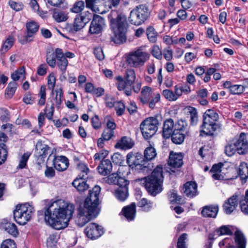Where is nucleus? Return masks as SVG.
Segmentation results:
<instances>
[{
    "label": "nucleus",
    "instance_id": "obj_42",
    "mask_svg": "<svg viewBox=\"0 0 248 248\" xmlns=\"http://www.w3.org/2000/svg\"><path fill=\"white\" fill-rule=\"evenodd\" d=\"M85 8V3L83 0H79L74 3L70 11L75 14H78L81 12Z\"/></svg>",
    "mask_w": 248,
    "mask_h": 248
},
{
    "label": "nucleus",
    "instance_id": "obj_13",
    "mask_svg": "<svg viewBox=\"0 0 248 248\" xmlns=\"http://www.w3.org/2000/svg\"><path fill=\"white\" fill-rule=\"evenodd\" d=\"M92 17V14L89 11H85L77 15L74 21L73 30L78 31L83 29L89 23Z\"/></svg>",
    "mask_w": 248,
    "mask_h": 248
},
{
    "label": "nucleus",
    "instance_id": "obj_32",
    "mask_svg": "<svg viewBox=\"0 0 248 248\" xmlns=\"http://www.w3.org/2000/svg\"><path fill=\"white\" fill-rule=\"evenodd\" d=\"M235 241L237 246V248H245L246 240L242 232L237 230L235 232Z\"/></svg>",
    "mask_w": 248,
    "mask_h": 248
},
{
    "label": "nucleus",
    "instance_id": "obj_35",
    "mask_svg": "<svg viewBox=\"0 0 248 248\" xmlns=\"http://www.w3.org/2000/svg\"><path fill=\"white\" fill-rule=\"evenodd\" d=\"M53 17L56 22H62L65 21L68 16L65 12L55 9L53 11Z\"/></svg>",
    "mask_w": 248,
    "mask_h": 248
},
{
    "label": "nucleus",
    "instance_id": "obj_30",
    "mask_svg": "<svg viewBox=\"0 0 248 248\" xmlns=\"http://www.w3.org/2000/svg\"><path fill=\"white\" fill-rule=\"evenodd\" d=\"M136 205L134 203L130 205L125 206V218L128 221L133 220L136 216Z\"/></svg>",
    "mask_w": 248,
    "mask_h": 248
},
{
    "label": "nucleus",
    "instance_id": "obj_19",
    "mask_svg": "<svg viewBox=\"0 0 248 248\" xmlns=\"http://www.w3.org/2000/svg\"><path fill=\"white\" fill-rule=\"evenodd\" d=\"M183 158L182 153L176 154L171 152L170 154L168 164L173 168H180L183 164Z\"/></svg>",
    "mask_w": 248,
    "mask_h": 248
},
{
    "label": "nucleus",
    "instance_id": "obj_8",
    "mask_svg": "<svg viewBox=\"0 0 248 248\" xmlns=\"http://www.w3.org/2000/svg\"><path fill=\"white\" fill-rule=\"evenodd\" d=\"M150 15L149 7L146 4H140L130 13L128 21L132 25L140 26L143 23Z\"/></svg>",
    "mask_w": 248,
    "mask_h": 248
},
{
    "label": "nucleus",
    "instance_id": "obj_26",
    "mask_svg": "<svg viewBox=\"0 0 248 248\" xmlns=\"http://www.w3.org/2000/svg\"><path fill=\"white\" fill-rule=\"evenodd\" d=\"M173 121L171 119H168L164 122L162 134L164 138H168L173 133Z\"/></svg>",
    "mask_w": 248,
    "mask_h": 248
},
{
    "label": "nucleus",
    "instance_id": "obj_4",
    "mask_svg": "<svg viewBox=\"0 0 248 248\" xmlns=\"http://www.w3.org/2000/svg\"><path fill=\"white\" fill-rule=\"evenodd\" d=\"M218 114L213 109H207L203 115V122L201 126L200 135L213 136L214 133L218 128L217 122Z\"/></svg>",
    "mask_w": 248,
    "mask_h": 248
},
{
    "label": "nucleus",
    "instance_id": "obj_1",
    "mask_svg": "<svg viewBox=\"0 0 248 248\" xmlns=\"http://www.w3.org/2000/svg\"><path fill=\"white\" fill-rule=\"evenodd\" d=\"M74 210L73 204L63 200L51 201L45 211V220L56 230L63 229L68 226Z\"/></svg>",
    "mask_w": 248,
    "mask_h": 248
},
{
    "label": "nucleus",
    "instance_id": "obj_39",
    "mask_svg": "<svg viewBox=\"0 0 248 248\" xmlns=\"http://www.w3.org/2000/svg\"><path fill=\"white\" fill-rule=\"evenodd\" d=\"M77 168L80 172L78 175L79 177L86 179L87 178V174L90 171L87 165L84 163L80 162L77 165Z\"/></svg>",
    "mask_w": 248,
    "mask_h": 248
},
{
    "label": "nucleus",
    "instance_id": "obj_11",
    "mask_svg": "<svg viewBox=\"0 0 248 248\" xmlns=\"http://www.w3.org/2000/svg\"><path fill=\"white\" fill-rule=\"evenodd\" d=\"M159 123L156 117H151L145 119L140 124V129L143 137L147 140L156 132Z\"/></svg>",
    "mask_w": 248,
    "mask_h": 248
},
{
    "label": "nucleus",
    "instance_id": "obj_46",
    "mask_svg": "<svg viewBox=\"0 0 248 248\" xmlns=\"http://www.w3.org/2000/svg\"><path fill=\"white\" fill-rule=\"evenodd\" d=\"M31 155V153H24L22 156L21 157L18 165L17 167V169H22L24 168L27 165V162L29 159V157Z\"/></svg>",
    "mask_w": 248,
    "mask_h": 248
},
{
    "label": "nucleus",
    "instance_id": "obj_58",
    "mask_svg": "<svg viewBox=\"0 0 248 248\" xmlns=\"http://www.w3.org/2000/svg\"><path fill=\"white\" fill-rule=\"evenodd\" d=\"M57 236L55 234H51L46 240V245L47 247L52 248L54 246L57 241Z\"/></svg>",
    "mask_w": 248,
    "mask_h": 248
},
{
    "label": "nucleus",
    "instance_id": "obj_23",
    "mask_svg": "<svg viewBox=\"0 0 248 248\" xmlns=\"http://www.w3.org/2000/svg\"><path fill=\"white\" fill-rule=\"evenodd\" d=\"M184 111L189 116L190 124L193 126L196 125L199 121L197 109L193 107L187 106L184 108Z\"/></svg>",
    "mask_w": 248,
    "mask_h": 248
},
{
    "label": "nucleus",
    "instance_id": "obj_21",
    "mask_svg": "<svg viewBox=\"0 0 248 248\" xmlns=\"http://www.w3.org/2000/svg\"><path fill=\"white\" fill-rule=\"evenodd\" d=\"M53 165L57 170L59 171H64L68 167V159L63 156H58L54 159Z\"/></svg>",
    "mask_w": 248,
    "mask_h": 248
},
{
    "label": "nucleus",
    "instance_id": "obj_10",
    "mask_svg": "<svg viewBox=\"0 0 248 248\" xmlns=\"http://www.w3.org/2000/svg\"><path fill=\"white\" fill-rule=\"evenodd\" d=\"M113 33V40L115 44H121L124 40V16L119 15L110 21Z\"/></svg>",
    "mask_w": 248,
    "mask_h": 248
},
{
    "label": "nucleus",
    "instance_id": "obj_20",
    "mask_svg": "<svg viewBox=\"0 0 248 248\" xmlns=\"http://www.w3.org/2000/svg\"><path fill=\"white\" fill-rule=\"evenodd\" d=\"M57 55V65L62 73L65 72L68 65V61L64 57L62 49L57 48L56 49Z\"/></svg>",
    "mask_w": 248,
    "mask_h": 248
},
{
    "label": "nucleus",
    "instance_id": "obj_14",
    "mask_svg": "<svg viewBox=\"0 0 248 248\" xmlns=\"http://www.w3.org/2000/svg\"><path fill=\"white\" fill-rule=\"evenodd\" d=\"M84 232L86 236L91 239H97L104 233L102 227L95 223H89Z\"/></svg>",
    "mask_w": 248,
    "mask_h": 248
},
{
    "label": "nucleus",
    "instance_id": "obj_25",
    "mask_svg": "<svg viewBox=\"0 0 248 248\" xmlns=\"http://www.w3.org/2000/svg\"><path fill=\"white\" fill-rule=\"evenodd\" d=\"M218 212L217 205H210L205 206L202 208L201 214L205 217L215 218Z\"/></svg>",
    "mask_w": 248,
    "mask_h": 248
},
{
    "label": "nucleus",
    "instance_id": "obj_52",
    "mask_svg": "<svg viewBox=\"0 0 248 248\" xmlns=\"http://www.w3.org/2000/svg\"><path fill=\"white\" fill-rule=\"evenodd\" d=\"M114 107L117 115L121 116L124 113V103L122 101L116 102Z\"/></svg>",
    "mask_w": 248,
    "mask_h": 248
},
{
    "label": "nucleus",
    "instance_id": "obj_29",
    "mask_svg": "<svg viewBox=\"0 0 248 248\" xmlns=\"http://www.w3.org/2000/svg\"><path fill=\"white\" fill-rule=\"evenodd\" d=\"M86 179L77 178L72 183L73 186L80 192L86 190L89 188L88 185L85 181Z\"/></svg>",
    "mask_w": 248,
    "mask_h": 248
},
{
    "label": "nucleus",
    "instance_id": "obj_28",
    "mask_svg": "<svg viewBox=\"0 0 248 248\" xmlns=\"http://www.w3.org/2000/svg\"><path fill=\"white\" fill-rule=\"evenodd\" d=\"M35 148L38 152L39 155L42 158L46 157L50 150V147L47 145L44 144L42 140L37 141Z\"/></svg>",
    "mask_w": 248,
    "mask_h": 248
},
{
    "label": "nucleus",
    "instance_id": "obj_60",
    "mask_svg": "<svg viewBox=\"0 0 248 248\" xmlns=\"http://www.w3.org/2000/svg\"><path fill=\"white\" fill-rule=\"evenodd\" d=\"M105 122L106 123L107 128L106 129H110L114 131L116 128V124L114 121L108 116L105 118Z\"/></svg>",
    "mask_w": 248,
    "mask_h": 248
},
{
    "label": "nucleus",
    "instance_id": "obj_57",
    "mask_svg": "<svg viewBox=\"0 0 248 248\" xmlns=\"http://www.w3.org/2000/svg\"><path fill=\"white\" fill-rule=\"evenodd\" d=\"M187 234L183 233L178 238L177 247V248H187L186 246V240L187 239Z\"/></svg>",
    "mask_w": 248,
    "mask_h": 248
},
{
    "label": "nucleus",
    "instance_id": "obj_12",
    "mask_svg": "<svg viewBox=\"0 0 248 248\" xmlns=\"http://www.w3.org/2000/svg\"><path fill=\"white\" fill-rule=\"evenodd\" d=\"M150 58V54L147 52L142 51L139 47L135 51L129 53L126 58V62L130 66L137 67L143 66Z\"/></svg>",
    "mask_w": 248,
    "mask_h": 248
},
{
    "label": "nucleus",
    "instance_id": "obj_61",
    "mask_svg": "<svg viewBox=\"0 0 248 248\" xmlns=\"http://www.w3.org/2000/svg\"><path fill=\"white\" fill-rule=\"evenodd\" d=\"M9 4L10 7L16 11H19L23 8V4L21 2H16L14 1L10 0Z\"/></svg>",
    "mask_w": 248,
    "mask_h": 248
},
{
    "label": "nucleus",
    "instance_id": "obj_17",
    "mask_svg": "<svg viewBox=\"0 0 248 248\" xmlns=\"http://www.w3.org/2000/svg\"><path fill=\"white\" fill-rule=\"evenodd\" d=\"M238 195L235 194L225 202L223 208L226 214L230 215L236 209L238 205Z\"/></svg>",
    "mask_w": 248,
    "mask_h": 248
},
{
    "label": "nucleus",
    "instance_id": "obj_50",
    "mask_svg": "<svg viewBox=\"0 0 248 248\" xmlns=\"http://www.w3.org/2000/svg\"><path fill=\"white\" fill-rule=\"evenodd\" d=\"M108 151L104 149L101 150L99 152L96 153L93 156L94 161H101L106 158L108 155Z\"/></svg>",
    "mask_w": 248,
    "mask_h": 248
},
{
    "label": "nucleus",
    "instance_id": "obj_16",
    "mask_svg": "<svg viewBox=\"0 0 248 248\" xmlns=\"http://www.w3.org/2000/svg\"><path fill=\"white\" fill-rule=\"evenodd\" d=\"M136 78L135 71L133 69L127 70L126 71V77L125 78V93L127 95H130L131 94V91H127L126 88L129 86L130 90L132 89L134 90V91L138 93L140 91V85H138L137 89H134L133 88V84Z\"/></svg>",
    "mask_w": 248,
    "mask_h": 248
},
{
    "label": "nucleus",
    "instance_id": "obj_56",
    "mask_svg": "<svg viewBox=\"0 0 248 248\" xmlns=\"http://www.w3.org/2000/svg\"><path fill=\"white\" fill-rule=\"evenodd\" d=\"M56 97H55V102L56 107L58 108L60 107V106L62 102V98L63 95L62 91L61 89H59L56 90Z\"/></svg>",
    "mask_w": 248,
    "mask_h": 248
},
{
    "label": "nucleus",
    "instance_id": "obj_6",
    "mask_svg": "<svg viewBox=\"0 0 248 248\" xmlns=\"http://www.w3.org/2000/svg\"><path fill=\"white\" fill-rule=\"evenodd\" d=\"M34 212V208L30 203L19 204L13 212L14 217L18 224L24 225L31 219Z\"/></svg>",
    "mask_w": 248,
    "mask_h": 248
},
{
    "label": "nucleus",
    "instance_id": "obj_24",
    "mask_svg": "<svg viewBox=\"0 0 248 248\" xmlns=\"http://www.w3.org/2000/svg\"><path fill=\"white\" fill-rule=\"evenodd\" d=\"M98 172L103 176L109 174L112 171V165L109 159L103 160L97 167Z\"/></svg>",
    "mask_w": 248,
    "mask_h": 248
},
{
    "label": "nucleus",
    "instance_id": "obj_2",
    "mask_svg": "<svg viewBox=\"0 0 248 248\" xmlns=\"http://www.w3.org/2000/svg\"><path fill=\"white\" fill-rule=\"evenodd\" d=\"M101 187L95 186L90 190L89 196L86 199L84 205L78 209V214L76 219L77 224L80 227L84 226L92 219L98 215L97 206L99 204V195Z\"/></svg>",
    "mask_w": 248,
    "mask_h": 248
},
{
    "label": "nucleus",
    "instance_id": "obj_38",
    "mask_svg": "<svg viewBox=\"0 0 248 248\" xmlns=\"http://www.w3.org/2000/svg\"><path fill=\"white\" fill-rule=\"evenodd\" d=\"M25 78V70L24 67H21L20 68L16 70L11 75V78L14 80L13 81L18 80L20 79H24Z\"/></svg>",
    "mask_w": 248,
    "mask_h": 248
},
{
    "label": "nucleus",
    "instance_id": "obj_27",
    "mask_svg": "<svg viewBox=\"0 0 248 248\" xmlns=\"http://www.w3.org/2000/svg\"><path fill=\"white\" fill-rule=\"evenodd\" d=\"M175 131L178 132L184 133L188 136L190 135L189 126L186 121L183 120H179L178 121L177 124L175 125Z\"/></svg>",
    "mask_w": 248,
    "mask_h": 248
},
{
    "label": "nucleus",
    "instance_id": "obj_31",
    "mask_svg": "<svg viewBox=\"0 0 248 248\" xmlns=\"http://www.w3.org/2000/svg\"><path fill=\"white\" fill-rule=\"evenodd\" d=\"M238 174L243 183H245L248 178V165L245 162H242L239 167Z\"/></svg>",
    "mask_w": 248,
    "mask_h": 248
},
{
    "label": "nucleus",
    "instance_id": "obj_22",
    "mask_svg": "<svg viewBox=\"0 0 248 248\" xmlns=\"http://www.w3.org/2000/svg\"><path fill=\"white\" fill-rule=\"evenodd\" d=\"M184 193L190 198H193L197 194V185L195 182L189 181L184 186Z\"/></svg>",
    "mask_w": 248,
    "mask_h": 248
},
{
    "label": "nucleus",
    "instance_id": "obj_49",
    "mask_svg": "<svg viewBox=\"0 0 248 248\" xmlns=\"http://www.w3.org/2000/svg\"><path fill=\"white\" fill-rule=\"evenodd\" d=\"M246 88L241 85H233L230 92L232 94H239L244 92Z\"/></svg>",
    "mask_w": 248,
    "mask_h": 248
},
{
    "label": "nucleus",
    "instance_id": "obj_34",
    "mask_svg": "<svg viewBox=\"0 0 248 248\" xmlns=\"http://www.w3.org/2000/svg\"><path fill=\"white\" fill-rule=\"evenodd\" d=\"M1 227L8 233L13 236H16L18 234L17 227L13 223L7 222L5 223H2L1 225Z\"/></svg>",
    "mask_w": 248,
    "mask_h": 248
},
{
    "label": "nucleus",
    "instance_id": "obj_3",
    "mask_svg": "<svg viewBox=\"0 0 248 248\" xmlns=\"http://www.w3.org/2000/svg\"><path fill=\"white\" fill-rule=\"evenodd\" d=\"M163 167L157 166L153 171L151 175L144 178L145 188L151 195L156 196L163 189Z\"/></svg>",
    "mask_w": 248,
    "mask_h": 248
},
{
    "label": "nucleus",
    "instance_id": "obj_62",
    "mask_svg": "<svg viewBox=\"0 0 248 248\" xmlns=\"http://www.w3.org/2000/svg\"><path fill=\"white\" fill-rule=\"evenodd\" d=\"M217 232L218 235L224 234L231 235L232 232L226 226H222L219 229L217 230Z\"/></svg>",
    "mask_w": 248,
    "mask_h": 248
},
{
    "label": "nucleus",
    "instance_id": "obj_18",
    "mask_svg": "<svg viewBox=\"0 0 248 248\" xmlns=\"http://www.w3.org/2000/svg\"><path fill=\"white\" fill-rule=\"evenodd\" d=\"M26 28L27 34L25 37V39L21 42V43L23 44L31 41V38L33 35L37 31L39 26L36 22L31 21L27 23Z\"/></svg>",
    "mask_w": 248,
    "mask_h": 248
},
{
    "label": "nucleus",
    "instance_id": "obj_47",
    "mask_svg": "<svg viewBox=\"0 0 248 248\" xmlns=\"http://www.w3.org/2000/svg\"><path fill=\"white\" fill-rule=\"evenodd\" d=\"M7 155V151L6 146L4 143H0V165L3 164L6 160Z\"/></svg>",
    "mask_w": 248,
    "mask_h": 248
},
{
    "label": "nucleus",
    "instance_id": "obj_51",
    "mask_svg": "<svg viewBox=\"0 0 248 248\" xmlns=\"http://www.w3.org/2000/svg\"><path fill=\"white\" fill-rule=\"evenodd\" d=\"M114 80L117 89L120 91L124 90V78L122 76H118L115 78Z\"/></svg>",
    "mask_w": 248,
    "mask_h": 248
},
{
    "label": "nucleus",
    "instance_id": "obj_48",
    "mask_svg": "<svg viewBox=\"0 0 248 248\" xmlns=\"http://www.w3.org/2000/svg\"><path fill=\"white\" fill-rule=\"evenodd\" d=\"M14 41V38L12 36H9L4 43L1 49V51L2 53H5L13 45Z\"/></svg>",
    "mask_w": 248,
    "mask_h": 248
},
{
    "label": "nucleus",
    "instance_id": "obj_41",
    "mask_svg": "<svg viewBox=\"0 0 248 248\" xmlns=\"http://www.w3.org/2000/svg\"><path fill=\"white\" fill-rule=\"evenodd\" d=\"M146 35L150 42L153 43L156 41L158 33L153 27L150 26L147 28Z\"/></svg>",
    "mask_w": 248,
    "mask_h": 248
},
{
    "label": "nucleus",
    "instance_id": "obj_55",
    "mask_svg": "<svg viewBox=\"0 0 248 248\" xmlns=\"http://www.w3.org/2000/svg\"><path fill=\"white\" fill-rule=\"evenodd\" d=\"M114 132L110 129H105L103 131L101 137L104 140L108 141L110 140L114 136Z\"/></svg>",
    "mask_w": 248,
    "mask_h": 248
},
{
    "label": "nucleus",
    "instance_id": "obj_40",
    "mask_svg": "<svg viewBox=\"0 0 248 248\" xmlns=\"http://www.w3.org/2000/svg\"><path fill=\"white\" fill-rule=\"evenodd\" d=\"M56 59L57 60V55L56 50L54 52L49 51L46 54V61L47 63L51 67L54 68L56 65Z\"/></svg>",
    "mask_w": 248,
    "mask_h": 248
},
{
    "label": "nucleus",
    "instance_id": "obj_15",
    "mask_svg": "<svg viewBox=\"0 0 248 248\" xmlns=\"http://www.w3.org/2000/svg\"><path fill=\"white\" fill-rule=\"evenodd\" d=\"M105 25L104 18L98 15H95L90 24L89 32L93 34H99L102 31Z\"/></svg>",
    "mask_w": 248,
    "mask_h": 248
},
{
    "label": "nucleus",
    "instance_id": "obj_59",
    "mask_svg": "<svg viewBox=\"0 0 248 248\" xmlns=\"http://www.w3.org/2000/svg\"><path fill=\"white\" fill-rule=\"evenodd\" d=\"M1 248H16V245L13 240L8 239L3 241Z\"/></svg>",
    "mask_w": 248,
    "mask_h": 248
},
{
    "label": "nucleus",
    "instance_id": "obj_37",
    "mask_svg": "<svg viewBox=\"0 0 248 248\" xmlns=\"http://www.w3.org/2000/svg\"><path fill=\"white\" fill-rule=\"evenodd\" d=\"M17 87V84L15 81L10 82L6 90H5V96L7 98H11L15 93V92Z\"/></svg>",
    "mask_w": 248,
    "mask_h": 248
},
{
    "label": "nucleus",
    "instance_id": "obj_53",
    "mask_svg": "<svg viewBox=\"0 0 248 248\" xmlns=\"http://www.w3.org/2000/svg\"><path fill=\"white\" fill-rule=\"evenodd\" d=\"M151 54L154 57L158 60H161L162 58V52L158 46L155 45L153 46Z\"/></svg>",
    "mask_w": 248,
    "mask_h": 248
},
{
    "label": "nucleus",
    "instance_id": "obj_36",
    "mask_svg": "<svg viewBox=\"0 0 248 248\" xmlns=\"http://www.w3.org/2000/svg\"><path fill=\"white\" fill-rule=\"evenodd\" d=\"M156 152L155 149L152 146H149L146 148L144 152V157H142V159H144L145 160L149 161L155 158L156 156Z\"/></svg>",
    "mask_w": 248,
    "mask_h": 248
},
{
    "label": "nucleus",
    "instance_id": "obj_43",
    "mask_svg": "<svg viewBox=\"0 0 248 248\" xmlns=\"http://www.w3.org/2000/svg\"><path fill=\"white\" fill-rule=\"evenodd\" d=\"M123 155L119 153H115L111 156V159L114 163L118 164L120 166L121 170H123V162L124 160Z\"/></svg>",
    "mask_w": 248,
    "mask_h": 248
},
{
    "label": "nucleus",
    "instance_id": "obj_64",
    "mask_svg": "<svg viewBox=\"0 0 248 248\" xmlns=\"http://www.w3.org/2000/svg\"><path fill=\"white\" fill-rule=\"evenodd\" d=\"M47 66L46 64L43 63L38 66L37 69V74L41 76L45 75L47 72Z\"/></svg>",
    "mask_w": 248,
    "mask_h": 248
},
{
    "label": "nucleus",
    "instance_id": "obj_63",
    "mask_svg": "<svg viewBox=\"0 0 248 248\" xmlns=\"http://www.w3.org/2000/svg\"><path fill=\"white\" fill-rule=\"evenodd\" d=\"M56 77L54 73H51L47 78L48 86L50 89H53L55 86Z\"/></svg>",
    "mask_w": 248,
    "mask_h": 248
},
{
    "label": "nucleus",
    "instance_id": "obj_45",
    "mask_svg": "<svg viewBox=\"0 0 248 248\" xmlns=\"http://www.w3.org/2000/svg\"><path fill=\"white\" fill-rule=\"evenodd\" d=\"M38 96L40 98L38 100V104L40 106L44 105L46 103V88L45 86H42L40 87Z\"/></svg>",
    "mask_w": 248,
    "mask_h": 248
},
{
    "label": "nucleus",
    "instance_id": "obj_9",
    "mask_svg": "<svg viewBox=\"0 0 248 248\" xmlns=\"http://www.w3.org/2000/svg\"><path fill=\"white\" fill-rule=\"evenodd\" d=\"M106 181L109 184H117L118 187L115 190V196L119 201H124V171L119 168L116 173L109 175L106 178Z\"/></svg>",
    "mask_w": 248,
    "mask_h": 248
},
{
    "label": "nucleus",
    "instance_id": "obj_5",
    "mask_svg": "<svg viewBox=\"0 0 248 248\" xmlns=\"http://www.w3.org/2000/svg\"><path fill=\"white\" fill-rule=\"evenodd\" d=\"M126 163L129 167L135 168L136 170L143 173L149 172L153 167V164L142 159V155L139 153H128L126 155Z\"/></svg>",
    "mask_w": 248,
    "mask_h": 248
},
{
    "label": "nucleus",
    "instance_id": "obj_7",
    "mask_svg": "<svg viewBox=\"0 0 248 248\" xmlns=\"http://www.w3.org/2000/svg\"><path fill=\"white\" fill-rule=\"evenodd\" d=\"M236 151L239 155H244L248 152V134L241 133L233 144L225 146V153L228 156L233 155Z\"/></svg>",
    "mask_w": 248,
    "mask_h": 248
},
{
    "label": "nucleus",
    "instance_id": "obj_44",
    "mask_svg": "<svg viewBox=\"0 0 248 248\" xmlns=\"http://www.w3.org/2000/svg\"><path fill=\"white\" fill-rule=\"evenodd\" d=\"M240 206L241 211L245 215H248V189L246 191L244 199L240 201Z\"/></svg>",
    "mask_w": 248,
    "mask_h": 248
},
{
    "label": "nucleus",
    "instance_id": "obj_54",
    "mask_svg": "<svg viewBox=\"0 0 248 248\" xmlns=\"http://www.w3.org/2000/svg\"><path fill=\"white\" fill-rule=\"evenodd\" d=\"M163 95L166 99L169 101H175L176 100L174 93L173 91L170 90H164L162 92Z\"/></svg>",
    "mask_w": 248,
    "mask_h": 248
},
{
    "label": "nucleus",
    "instance_id": "obj_33",
    "mask_svg": "<svg viewBox=\"0 0 248 248\" xmlns=\"http://www.w3.org/2000/svg\"><path fill=\"white\" fill-rule=\"evenodd\" d=\"M170 136L172 142L176 144H182L184 142L185 138L188 136L187 135L175 130L173 131Z\"/></svg>",
    "mask_w": 248,
    "mask_h": 248
}]
</instances>
